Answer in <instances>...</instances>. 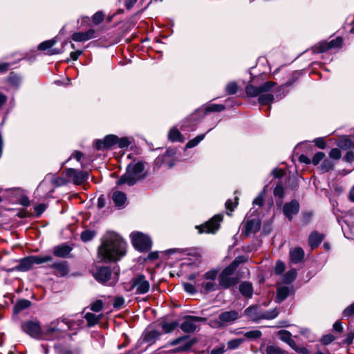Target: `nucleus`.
I'll return each instance as SVG.
<instances>
[{"label":"nucleus","mask_w":354,"mask_h":354,"mask_svg":"<svg viewBox=\"0 0 354 354\" xmlns=\"http://www.w3.org/2000/svg\"><path fill=\"white\" fill-rule=\"evenodd\" d=\"M183 287L185 290L190 294H194L196 292L195 287L192 284L185 283H183Z\"/></svg>","instance_id":"nucleus-56"},{"label":"nucleus","mask_w":354,"mask_h":354,"mask_svg":"<svg viewBox=\"0 0 354 354\" xmlns=\"http://www.w3.org/2000/svg\"><path fill=\"white\" fill-rule=\"evenodd\" d=\"M103 301L97 299L91 304V310L94 312H100L103 308Z\"/></svg>","instance_id":"nucleus-40"},{"label":"nucleus","mask_w":354,"mask_h":354,"mask_svg":"<svg viewBox=\"0 0 354 354\" xmlns=\"http://www.w3.org/2000/svg\"><path fill=\"white\" fill-rule=\"evenodd\" d=\"M341 151L339 149L337 148H333L330 150V153H329V156L330 158H333V159H335V160H338L341 158Z\"/></svg>","instance_id":"nucleus-49"},{"label":"nucleus","mask_w":354,"mask_h":354,"mask_svg":"<svg viewBox=\"0 0 354 354\" xmlns=\"http://www.w3.org/2000/svg\"><path fill=\"white\" fill-rule=\"evenodd\" d=\"M66 176L73 180L75 185H81L86 182L88 178L87 171H77L74 169H68L65 171Z\"/></svg>","instance_id":"nucleus-14"},{"label":"nucleus","mask_w":354,"mask_h":354,"mask_svg":"<svg viewBox=\"0 0 354 354\" xmlns=\"http://www.w3.org/2000/svg\"><path fill=\"white\" fill-rule=\"evenodd\" d=\"M150 288L149 281L146 279L145 277L142 274H139L131 280L129 283L125 286V289L127 291H135L136 294H145Z\"/></svg>","instance_id":"nucleus-6"},{"label":"nucleus","mask_w":354,"mask_h":354,"mask_svg":"<svg viewBox=\"0 0 354 354\" xmlns=\"http://www.w3.org/2000/svg\"><path fill=\"white\" fill-rule=\"evenodd\" d=\"M95 146L97 150H102L104 149H106V147H105V143H104V140H97L95 143Z\"/></svg>","instance_id":"nucleus-63"},{"label":"nucleus","mask_w":354,"mask_h":354,"mask_svg":"<svg viewBox=\"0 0 354 354\" xmlns=\"http://www.w3.org/2000/svg\"><path fill=\"white\" fill-rule=\"evenodd\" d=\"M34 265L42 264L46 262L52 261L53 257L50 255H37L32 256Z\"/></svg>","instance_id":"nucleus-32"},{"label":"nucleus","mask_w":354,"mask_h":354,"mask_svg":"<svg viewBox=\"0 0 354 354\" xmlns=\"http://www.w3.org/2000/svg\"><path fill=\"white\" fill-rule=\"evenodd\" d=\"M263 203V196L262 194L259 195L253 201V204L255 205H262Z\"/></svg>","instance_id":"nucleus-62"},{"label":"nucleus","mask_w":354,"mask_h":354,"mask_svg":"<svg viewBox=\"0 0 354 354\" xmlns=\"http://www.w3.org/2000/svg\"><path fill=\"white\" fill-rule=\"evenodd\" d=\"M117 144H118L119 147H120V148H125V147H127L129 145L130 142L128 140V139L126 138H122L121 139H119L118 138V142H117Z\"/></svg>","instance_id":"nucleus-55"},{"label":"nucleus","mask_w":354,"mask_h":354,"mask_svg":"<svg viewBox=\"0 0 354 354\" xmlns=\"http://www.w3.org/2000/svg\"><path fill=\"white\" fill-rule=\"evenodd\" d=\"M275 85L276 83L272 81H268L260 86L248 84L245 87V93L248 97L259 96L258 102L261 105H270L274 100V95L270 92Z\"/></svg>","instance_id":"nucleus-2"},{"label":"nucleus","mask_w":354,"mask_h":354,"mask_svg":"<svg viewBox=\"0 0 354 354\" xmlns=\"http://www.w3.org/2000/svg\"><path fill=\"white\" fill-rule=\"evenodd\" d=\"M217 274L218 271L216 270H211L205 273L203 275L204 281L201 283L203 288L202 291L209 292L217 289V284L215 281Z\"/></svg>","instance_id":"nucleus-9"},{"label":"nucleus","mask_w":354,"mask_h":354,"mask_svg":"<svg viewBox=\"0 0 354 354\" xmlns=\"http://www.w3.org/2000/svg\"><path fill=\"white\" fill-rule=\"evenodd\" d=\"M8 80L11 84L17 86L21 82V78L17 75L12 73L9 76Z\"/></svg>","instance_id":"nucleus-47"},{"label":"nucleus","mask_w":354,"mask_h":354,"mask_svg":"<svg viewBox=\"0 0 354 354\" xmlns=\"http://www.w3.org/2000/svg\"><path fill=\"white\" fill-rule=\"evenodd\" d=\"M279 314L277 308L264 312L258 306H252L247 308L244 311V315L250 320L257 322L261 319H272L275 318Z\"/></svg>","instance_id":"nucleus-5"},{"label":"nucleus","mask_w":354,"mask_h":354,"mask_svg":"<svg viewBox=\"0 0 354 354\" xmlns=\"http://www.w3.org/2000/svg\"><path fill=\"white\" fill-rule=\"evenodd\" d=\"M104 19V14L102 12H97L93 16V21L95 24H100Z\"/></svg>","instance_id":"nucleus-50"},{"label":"nucleus","mask_w":354,"mask_h":354,"mask_svg":"<svg viewBox=\"0 0 354 354\" xmlns=\"http://www.w3.org/2000/svg\"><path fill=\"white\" fill-rule=\"evenodd\" d=\"M145 168V162H143L129 164L126 172L117 180L116 185L118 186L123 185L133 186L146 177V174L144 173Z\"/></svg>","instance_id":"nucleus-3"},{"label":"nucleus","mask_w":354,"mask_h":354,"mask_svg":"<svg viewBox=\"0 0 354 354\" xmlns=\"http://www.w3.org/2000/svg\"><path fill=\"white\" fill-rule=\"evenodd\" d=\"M71 250V247L65 244H62L54 247L53 250V254L57 257L65 258L68 256Z\"/></svg>","instance_id":"nucleus-22"},{"label":"nucleus","mask_w":354,"mask_h":354,"mask_svg":"<svg viewBox=\"0 0 354 354\" xmlns=\"http://www.w3.org/2000/svg\"><path fill=\"white\" fill-rule=\"evenodd\" d=\"M223 216L221 214L215 215L212 219L207 222L204 225L197 227L200 233H214L219 227L220 222Z\"/></svg>","instance_id":"nucleus-12"},{"label":"nucleus","mask_w":354,"mask_h":354,"mask_svg":"<svg viewBox=\"0 0 354 354\" xmlns=\"http://www.w3.org/2000/svg\"><path fill=\"white\" fill-rule=\"evenodd\" d=\"M160 335V333L156 330H147L144 339L147 342L153 343L159 338Z\"/></svg>","instance_id":"nucleus-29"},{"label":"nucleus","mask_w":354,"mask_h":354,"mask_svg":"<svg viewBox=\"0 0 354 354\" xmlns=\"http://www.w3.org/2000/svg\"><path fill=\"white\" fill-rule=\"evenodd\" d=\"M50 268L53 269L54 274L59 277H64L68 274L69 268L66 261H58L53 263L50 266Z\"/></svg>","instance_id":"nucleus-17"},{"label":"nucleus","mask_w":354,"mask_h":354,"mask_svg":"<svg viewBox=\"0 0 354 354\" xmlns=\"http://www.w3.org/2000/svg\"><path fill=\"white\" fill-rule=\"evenodd\" d=\"M241 293L245 297H251L253 292L252 283L250 282H243L239 286Z\"/></svg>","instance_id":"nucleus-28"},{"label":"nucleus","mask_w":354,"mask_h":354,"mask_svg":"<svg viewBox=\"0 0 354 354\" xmlns=\"http://www.w3.org/2000/svg\"><path fill=\"white\" fill-rule=\"evenodd\" d=\"M205 320V318L200 317L186 316L180 324V328L185 333H193L197 329L198 324Z\"/></svg>","instance_id":"nucleus-10"},{"label":"nucleus","mask_w":354,"mask_h":354,"mask_svg":"<svg viewBox=\"0 0 354 354\" xmlns=\"http://www.w3.org/2000/svg\"><path fill=\"white\" fill-rule=\"evenodd\" d=\"M237 84L235 82H230L226 86V91L230 95L235 94L237 91Z\"/></svg>","instance_id":"nucleus-46"},{"label":"nucleus","mask_w":354,"mask_h":354,"mask_svg":"<svg viewBox=\"0 0 354 354\" xmlns=\"http://www.w3.org/2000/svg\"><path fill=\"white\" fill-rule=\"evenodd\" d=\"M124 304V299L122 297H117L114 299L113 307L115 308H120Z\"/></svg>","instance_id":"nucleus-52"},{"label":"nucleus","mask_w":354,"mask_h":354,"mask_svg":"<svg viewBox=\"0 0 354 354\" xmlns=\"http://www.w3.org/2000/svg\"><path fill=\"white\" fill-rule=\"evenodd\" d=\"M205 138V134L199 135L194 138V139L189 140L186 144L187 148H192L195 146H196L201 141H202Z\"/></svg>","instance_id":"nucleus-38"},{"label":"nucleus","mask_w":354,"mask_h":354,"mask_svg":"<svg viewBox=\"0 0 354 354\" xmlns=\"http://www.w3.org/2000/svg\"><path fill=\"white\" fill-rule=\"evenodd\" d=\"M344 159L348 162H351L354 160V153L352 151H348L344 156Z\"/></svg>","instance_id":"nucleus-64"},{"label":"nucleus","mask_w":354,"mask_h":354,"mask_svg":"<svg viewBox=\"0 0 354 354\" xmlns=\"http://www.w3.org/2000/svg\"><path fill=\"white\" fill-rule=\"evenodd\" d=\"M104 141L105 143V147L108 149L117 144L118 137L114 135H109L104 138Z\"/></svg>","instance_id":"nucleus-36"},{"label":"nucleus","mask_w":354,"mask_h":354,"mask_svg":"<svg viewBox=\"0 0 354 354\" xmlns=\"http://www.w3.org/2000/svg\"><path fill=\"white\" fill-rule=\"evenodd\" d=\"M243 341L244 339L241 338L232 339L227 342V346L230 349L236 348Z\"/></svg>","instance_id":"nucleus-43"},{"label":"nucleus","mask_w":354,"mask_h":354,"mask_svg":"<svg viewBox=\"0 0 354 354\" xmlns=\"http://www.w3.org/2000/svg\"><path fill=\"white\" fill-rule=\"evenodd\" d=\"M225 109V106L223 104H212L208 105L205 110L207 112H221Z\"/></svg>","instance_id":"nucleus-37"},{"label":"nucleus","mask_w":354,"mask_h":354,"mask_svg":"<svg viewBox=\"0 0 354 354\" xmlns=\"http://www.w3.org/2000/svg\"><path fill=\"white\" fill-rule=\"evenodd\" d=\"M290 257L292 263H298L303 259L304 257V252L301 248H295L290 250Z\"/></svg>","instance_id":"nucleus-25"},{"label":"nucleus","mask_w":354,"mask_h":354,"mask_svg":"<svg viewBox=\"0 0 354 354\" xmlns=\"http://www.w3.org/2000/svg\"><path fill=\"white\" fill-rule=\"evenodd\" d=\"M240 317L239 313L236 310L225 311L218 316V321L216 322L218 327H222L234 322Z\"/></svg>","instance_id":"nucleus-13"},{"label":"nucleus","mask_w":354,"mask_h":354,"mask_svg":"<svg viewBox=\"0 0 354 354\" xmlns=\"http://www.w3.org/2000/svg\"><path fill=\"white\" fill-rule=\"evenodd\" d=\"M245 227L247 235L251 233H255L260 230L261 223L257 219L250 220L245 223Z\"/></svg>","instance_id":"nucleus-23"},{"label":"nucleus","mask_w":354,"mask_h":354,"mask_svg":"<svg viewBox=\"0 0 354 354\" xmlns=\"http://www.w3.org/2000/svg\"><path fill=\"white\" fill-rule=\"evenodd\" d=\"M180 343H183V344L176 349L177 351H187L192 348L195 343V341L194 339L187 340L185 337H182L174 339L171 342V344L175 346Z\"/></svg>","instance_id":"nucleus-18"},{"label":"nucleus","mask_w":354,"mask_h":354,"mask_svg":"<svg viewBox=\"0 0 354 354\" xmlns=\"http://www.w3.org/2000/svg\"><path fill=\"white\" fill-rule=\"evenodd\" d=\"M112 200L115 205L121 209L124 207L127 198L125 193L119 190H115L113 192Z\"/></svg>","instance_id":"nucleus-19"},{"label":"nucleus","mask_w":354,"mask_h":354,"mask_svg":"<svg viewBox=\"0 0 354 354\" xmlns=\"http://www.w3.org/2000/svg\"><path fill=\"white\" fill-rule=\"evenodd\" d=\"M52 183L56 186H61L66 184L65 180L59 177L53 178Z\"/></svg>","instance_id":"nucleus-59"},{"label":"nucleus","mask_w":354,"mask_h":354,"mask_svg":"<svg viewBox=\"0 0 354 354\" xmlns=\"http://www.w3.org/2000/svg\"><path fill=\"white\" fill-rule=\"evenodd\" d=\"M95 37V30L93 29H90L84 32H75L72 35V39L75 41H86Z\"/></svg>","instance_id":"nucleus-20"},{"label":"nucleus","mask_w":354,"mask_h":354,"mask_svg":"<svg viewBox=\"0 0 354 354\" xmlns=\"http://www.w3.org/2000/svg\"><path fill=\"white\" fill-rule=\"evenodd\" d=\"M127 243L120 235L109 232L104 237L98 249V255L103 261H118L126 253Z\"/></svg>","instance_id":"nucleus-1"},{"label":"nucleus","mask_w":354,"mask_h":354,"mask_svg":"<svg viewBox=\"0 0 354 354\" xmlns=\"http://www.w3.org/2000/svg\"><path fill=\"white\" fill-rule=\"evenodd\" d=\"M299 210V203L293 200L290 203H287L283 205V212L285 216L291 221L292 216L298 213Z\"/></svg>","instance_id":"nucleus-16"},{"label":"nucleus","mask_w":354,"mask_h":354,"mask_svg":"<svg viewBox=\"0 0 354 354\" xmlns=\"http://www.w3.org/2000/svg\"><path fill=\"white\" fill-rule=\"evenodd\" d=\"M243 261L244 258L239 257L221 272L218 277V281L222 288H228L237 283L238 279L234 276V273L239 264Z\"/></svg>","instance_id":"nucleus-4"},{"label":"nucleus","mask_w":354,"mask_h":354,"mask_svg":"<svg viewBox=\"0 0 354 354\" xmlns=\"http://www.w3.org/2000/svg\"><path fill=\"white\" fill-rule=\"evenodd\" d=\"M169 139L172 142H183L180 132L176 128L171 129L169 132Z\"/></svg>","instance_id":"nucleus-31"},{"label":"nucleus","mask_w":354,"mask_h":354,"mask_svg":"<svg viewBox=\"0 0 354 354\" xmlns=\"http://www.w3.org/2000/svg\"><path fill=\"white\" fill-rule=\"evenodd\" d=\"M131 238L133 245L138 250L146 251L150 249L151 241L147 235L136 232L131 234Z\"/></svg>","instance_id":"nucleus-8"},{"label":"nucleus","mask_w":354,"mask_h":354,"mask_svg":"<svg viewBox=\"0 0 354 354\" xmlns=\"http://www.w3.org/2000/svg\"><path fill=\"white\" fill-rule=\"evenodd\" d=\"M297 277V272L295 269H292L286 272L284 276L283 281L286 283H290L292 282Z\"/></svg>","instance_id":"nucleus-35"},{"label":"nucleus","mask_w":354,"mask_h":354,"mask_svg":"<svg viewBox=\"0 0 354 354\" xmlns=\"http://www.w3.org/2000/svg\"><path fill=\"white\" fill-rule=\"evenodd\" d=\"M95 279L102 283H108L110 286L115 285L118 281V274H112L109 267H100L94 274Z\"/></svg>","instance_id":"nucleus-7"},{"label":"nucleus","mask_w":354,"mask_h":354,"mask_svg":"<svg viewBox=\"0 0 354 354\" xmlns=\"http://www.w3.org/2000/svg\"><path fill=\"white\" fill-rule=\"evenodd\" d=\"M237 205V203L235 202L234 203H233V202L232 201V200L229 199L226 201L225 203V207L227 209H229L230 211L232 212L234 210V209L236 207Z\"/></svg>","instance_id":"nucleus-61"},{"label":"nucleus","mask_w":354,"mask_h":354,"mask_svg":"<svg viewBox=\"0 0 354 354\" xmlns=\"http://www.w3.org/2000/svg\"><path fill=\"white\" fill-rule=\"evenodd\" d=\"M95 236V232L91 230H85L81 234V239L83 241H88Z\"/></svg>","instance_id":"nucleus-44"},{"label":"nucleus","mask_w":354,"mask_h":354,"mask_svg":"<svg viewBox=\"0 0 354 354\" xmlns=\"http://www.w3.org/2000/svg\"><path fill=\"white\" fill-rule=\"evenodd\" d=\"M274 195L275 196L282 198L284 194L283 187L281 185H277L274 189Z\"/></svg>","instance_id":"nucleus-51"},{"label":"nucleus","mask_w":354,"mask_h":354,"mask_svg":"<svg viewBox=\"0 0 354 354\" xmlns=\"http://www.w3.org/2000/svg\"><path fill=\"white\" fill-rule=\"evenodd\" d=\"M126 6L127 9H130L137 2V0H120Z\"/></svg>","instance_id":"nucleus-60"},{"label":"nucleus","mask_w":354,"mask_h":354,"mask_svg":"<svg viewBox=\"0 0 354 354\" xmlns=\"http://www.w3.org/2000/svg\"><path fill=\"white\" fill-rule=\"evenodd\" d=\"M34 265L32 256L22 259L20 261L17 269L19 271L25 272L32 268Z\"/></svg>","instance_id":"nucleus-26"},{"label":"nucleus","mask_w":354,"mask_h":354,"mask_svg":"<svg viewBox=\"0 0 354 354\" xmlns=\"http://www.w3.org/2000/svg\"><path fill=\"white\" fill-rule=\"evenodd\" d=\"M31 303L30 301L27 299H21L17 302L15 306V310L16 312H19L22 310H24L28 308L30 306Z\"/></svg>","instance_id":"nucleus-34"},{"label":"nucleus","mask_w":354,"mask_h":354,"mask_svg":"<svg viewBox=\"0 0 354 354\" xmlns=\"http://www.w3.org/2000/svg\"><path fill=\"white\" fill-rule=\"evenodd\" d=\"M324 157L325 153L324 152H317L312 158V163L314 165H317L319 163V162L324 159Z\"/></svg>","instance_id":"nucleus-45"},{"label":"nucleus","mask_w":354,"mask_h":354,"mask_svg":"<svg viewBox=\"0 0 354 354\" xmlns=\"http://www.w3.org/2000/svg\"><path fill=\"white\" fill-rule=\"evenodd\" d=\"M333 167V164L329 160H324L321 165V168L324 172L328 171Z\"/></svg>","instance_id":"nucleus-48"},{"label":"nucleus","mask_w":354,"mask_h":354,"mask_svg":"<svg viewBox=\"0 0 354 354\" xmlns=\"http://www.w3.org/2000/svg\"><path fill=\"white\" fill-rule=\"evenodd\" d=\"M313 142L319 149H324L326 147V142L323 138H317Z\"/></svg>","instance_id":"nucleus-54"},{"label":"nucleus","mask_w":354,"mask_h":354,"mask_svg":"<svg viewBox=\"0 0 354 354\" xmlns=\"http://www.w3.org/2000/svg\"><path fill=\"white\" fill-rule=\"evenodd\" d=\"M342 44V39L337 37L335 39H333L329 42H320L315 47V50L317 53H323L329 49L335 48L341 46Z\"/></svg>","instance_id":"nucleus-15"},{"label":"nucleus","mask_w":354,"mask_h":354,"mask_svg":"<svg viewBox=\"0 0 354 354\" xmlns=\"http://www.w3.org/2000/svg\"><path fill=\"white\" fill-rule=\"evenodd\" d=\"M289 288L286 286L279 287L277 290V297L280 301H283L289 295Z\"/></svg>","instance_id":"nucleus-33"},{"label":"nucleus","mask_w":354,"mask_h":354,"mask_svg":"<svg viewBox=\"0 0 354 354\" xmlns=\"http://www.w3.org/2000/svg\"><path fill=\"white\" fill-rule=\"evenodd\" d=\"M57 41L55 39L45 41L41 43L38 48L40 50H48V54L55 55L59 53V50L52 47L56 44Z\"/></svg>","instance_id":"nucleus-21"},{"label":"nucleus","mask_w":354,"mask_h":354,"mask_svg":"<svg viewBox=\"0 0 354 354\" xmlns=\"http://www.w3.org/2000/svg\"><path fill=\"white\" fill-rule=\"evenodd\" d=\"M278 335L279 339L286 343H288L292 339L291 333L285 330L279 331Z\"/></svg>","instance_id":"nucleus-39"},{"label":"nucleus","mask_w":354,"mask_h":354,"mask_svg":"<svg viewBox=\"0 0 354 354\" xmlns=\"http://www.w3.org/2000/svg\"><path fill=\"white\" fill-rule=\"evenodd\" d=\"M262 353L263 354H288L287 352L274 345L267 346Z\"/></svg>","instance_id":"nucleus-30"},{"label":"nucleus","mask_w":354,"mask_h":354,"mask_svg":"<svg viewBox=\"0 0 354 354\" xmlns=\"http://www.w3.org/2000/svg\"><path fill=\"white\" fill-rule=\"evenodd\" d=\"M102 314L95 315L91 313H87L84 315V318L86 320L87 326L88 327H92L99 322V321L102 318Z\"/></svg>","instance_id":"nucleus-27"},{"label":"nucleus","mask_w":354,"mask_h":354,"mask_svg":"<svg viewBox=\"0 0 354 354\" xmlns=\"http://www.w3.org/2000/svg\"><path fill=\"white\" fill-rule=\"evenodd\" d=\"M244 336L248 339H257L261 336V332L258 330L244 333Z\"/></svg>","instance_id":"nucleus-41"},{"label":"nucleus","mask_w":354,"mask_h":354,"mask_svg":"<svg viewBox=\"0 0 354 354\" xmlns=\"http://www.w3.org/2000/svg\"><path fill=\"white\" fill-rule=\"evenodd\" d=\"M21 328L26 333L35 338H39L42 334L40 324L37 320L25 322L22 324Z\"/></svg>","instance_id":"nucleus-11"},{"label":"nucleus","mask_w":354,"mask_h":354,"mask_svg":"<svg viewBox=\"0 0 354 354\" xmlns=\"http://www.w3.org/2000/svg\"><path fill=\"white\" fill-rule=\"evenodd\" d=\"M178 326V324L176 322H172L169 323H164L162 324V329L166 333H170L173 331Z\"/></svg>","instance_id":"nucleus-42"},{"label":"nucleus","mask_w":354,"mask_h":354,"mask_svg":"<svg viewBox=\"0 0 354 354\" xmlns=\"http://www.w3.org/2000/svg\"><path fill=\"white\" fill-rule=\"evenodd\" d=\"M335 339V337L332 335H327L322 337V342L324 344H328Z\"/></svg>","instance_id":"nucleus-58"},{"label":"nucleus","mask_w":354,"mask_h":354,"mask_svg":"<svg viewBox=\"0 0 354 354\" xmlns=\"http://www.w3.org/2000/svg\"><path fill=\"white\" fill-rule=\"evenodd\" d=\"M324 239V235L314 231L308 237V243L312 249L317 247Z\"/></svg>","instance_id":"nucleus-24"},{"label":"nucleus","mask_w":354,"mask_h":354,"mask_svg":"<svg viewBox=\"0 0 354 354\" xmlns=\"http://www.w3.org/2000/svg\"><path fill=\"white\" fill-rule=\"evenodd\" d=\"M354 314V303L348 306L343 312L344 317H351Z\"/></svg>","instance_id":"nucleus-53"},{"label":"nucleus","mask_w":354,"mask_h":354,"mask_svg":"<svg viewBox=\"0 0 354 354\" xmlns=\"http://www.w3.org/2000/svg\"><path fill=\"white\" fill-rule=\"evenodd\" d=\"M285 270V265L281 261H278L275 266V272L277 274H281Z\"/></svg>","instance_id":"nucleus-57"}]
</instances>
